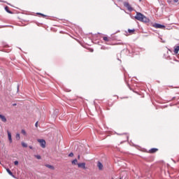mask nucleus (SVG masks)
Returning <instances> with one entry per match:
<instances>
[{"label": "nucleus", "mask_w": 179, "mask_h": 179, "mask_svg": "<svg viewBox=\"0 0 179 179\" xmlns=\"http://www.w3.org/2000/svg\"><path fill=\"white\" fill-rule=\"evenodd\" d=\"M124 6H125V8H127V10L129 12H132V10H134V8H132V6H131L128 2H124Z\"/></svg>", "instance_id": "obj_2"}, {"label": "nucleus", "mask_w": 179, "mask_h": 179, "mask_svg": "<svg viewBox=\"0 0 179 179\" xmlns=\"http://www.w3.org/2000/svg\"><path fill=\"white\" fill-rule=\"evenodd\" d=\"M150 152H151V153H155V152H157V148H152V149L150 150Z\"/></svg>", "instance_id": "obj_14"}, {"label": "nucleus", "mask_w": 179, "mask_h": 179, "mask_svg": "<svg viewBox=\"0 0 179 179\" xmlns=\"http://www.w3.org/2000/svg\"><path fill=\"white\" fill-rule=\"evenodd\" d=\"M128 31L129 33H134V31H135V29H129Z\"/></svg>", "instance_id": "obj_20"}, {"label": "nucleus", "mask_w": 179, "mask_h": 179, "mask_svg": "<svg viewBox=\"0 0 179 179\" xmlns=\"http://www.w3.org/2000/svg\"><path fill=\"white\" fill-rule=\"evenodd\" d=\"M0 118L3 122H6V117L2 115H0Z\"/></svg>", "instance_id": "obj_8"}, {"label": "nucleus", "mask_w": 179, "mask_h": 179, "mask_svg": "<svg viewBox=\"0 0 179 179\" xmlns=\"http://www.w3.org/2000/svg\"><path fill=\"white\" fill-rule=\"evenodd\" d=\"M153 27L155 29H164L166 27L164 25L156 23L153 24Z\"/></svg>", "instance_id": "obj_4"}, {"label": "nucleus", "mask_w": 179, "mask_h": 179, "mask_svg": "<svg viewBox=\"0 0 179 179\" xmlns=\"http://www.w3.org/2000/svg\"><path fill=\"white\" fill-rule=\"evenodd\" d=\"M173 2L177 3V2H178V0H173Z\"/></svg>", "instance_id": "obj_25"}, {"label": "nucleus", "mask_w": 179, "mask_h": 179, "mask_svg": "<svg viewBox=\"0 0 179 179\" xmlns=\"http://www.w3.org/2000/svg\"><path fill=\"white\" fill-rule=\"evenodd\" d=\"M97 167L99 168V170H103V164L101 162H97Z\"/></svg>", "instance_id": "obj_7"}, {"label": "nucleus", "mask_w": 179, "mask_h": 179, "mask_svg": "<svg viewBox=\"0 0 179 179\" xmlns=\"http://www.w3.org/2000/svg\"><path fill=\"white\" fill-rule=\"evenodd\" d=\"M46 167H48V169H51L52 170H54V166L50 165V164H47Z\"/></svg>", "instance_id": "obj_16"}, {"label": "nucleus", "mask_w": 179, "mask_h": 179, "mask_svg": "<svg viewBox=\"0 0 179 179\" xmlns=\"http://www.w3.org/2000/svg\"><path fill=\"white\" fill-rule=\"evenodd\" d=\"M78 159H80V155H78Z\"/></svg>", "instance_id": "obj_27"}, {"label": "nucleus", "mask_w": 179, "mask_h": 179, "mask_svg": "<svg viewBox=\"0 0 179 179\" xmlns=\"http://www.w3.org/2000/svg\"><path fill=\"white\" fill-rule=\"evenodd\" d=\"M103 40H104V41H110L109 38L107 37V36H103Z\"/></svg>", "instance_id": "obj_12"}, {"label": "nucleus", "mask_w": 179, "mask_h": 179, "mask_svg": "<svg viewBox=\"0 0 179 179\" xmlns=\"http://www.w3.org/2000/svg\"><path fill=\"white\" fill-rule=\"evenodd\" d=\"M38 142L40 143V145L43 149L45 148V140L44 139H38Z\"/></svg>", "instance_id": "obj_3"}, {"label": "nucleus", "mask_w": 179, "mask_h": 179, "mask_svg": "<svg viewBox=\"0 0 179 179\" xmlns=\"http://www.w3.org/2000/svg\"><path fill=\"white\" fill-rule=\"evenodd\" d=\"M21 145L23 148H27V144L24 142H22Z\"/></svg>", "instance_id": "obj_15"}, {"label": "nucleus", "mask_w": 179, "mask_h": 179, "mask_svg": "<svg viewBox=\"0 0 179 179\" xmlns=\"http://www.w3.org/2000/svg\"><path fill=\"white\" fill-rule=\"evenodd\" d=\"M72 164H77V163H78V159H73V161H72Z\"/></svg>", "instance_id": "obj_18"}, {"label": "nucleus", "mask_w": 179, "mask_h": 179, "mask_svg": "<svg viewBox=\"0 0 179 179\" xmlns=\"http://www.w3.org/2000/svg\"><path fill=\"white\" fill-rule=\"evenodd\" d=\"M35 157H36V159H38V160H40V159H41V156H40V155H35Z\"/></svg>", "instance_id": "obj_19"}, {"label": "nucleus", "mask_w": 179, "mask_h": 179, "mask_svg": "<svg viewBox=\"0 0 179 179\" xmlns=\"http://www.w3.org/2000/svg\"><path fill=\"white\" fill-rule=\"evenodd\" d=\"M38 124V122H36L35 124V127H37V124Z\"/></svg>", "instance_id": "obj_24"}, {"label": "nucleus", "mask_w": 179, "mask_h": 179, "mask_svg": "<svg viewBox=\"0 0 179 179\" xmlns=\"http://www.w3.org/2000/svg\"><path fill=\"white\" fill-rule=\"evenodd\" d=\"M29 149H33V146H31V145H29Z\"/></svg>", "instance_id": "obj_23"}, {"label": "nucleus", "mask_w": 179, "mask_h": 179, "mask_svg": "<svg viewBox=\"0 0 179 179\" xmlns=\"http://www.w3.org/2000/svg\"><path fill=\"white\" fill-rule=\"evenodd\" d=\"M5 10H6L8 12V13H12V12L10 10H9V7H8V6L5 7Z\"/></svg>", "instance_id": "obj_11"}, {"label": "nucleus", "mask_w": 179, "mask_h": 179, "mask_svg": "<svg viewBox=\"0 0 179 179\" xmlns=\"http://www.w3.org/2000/svg\"><path fill=\"white\" fill-rule=\"evenodd\" d=\"M142 0H139V1L141 2Z\"/></svg>", "instance_id": "obj_29"}, {"label": "nucleus", "mask_w": 179, "mask_h": 179, "mask_svg": "<svg viewBox=\"0 0 179 179\" xmlns=\"http://www.w3.org/2000/svg\"><path fill=\"white\" fill-rule=\"evenodd\" d=\"M21 134H22V135H24L25 136H26V135H27V133H26V130H24V129H22Z\"/></svg>", "instance_id": "obj_13"}, {"label": "nucleus", "mask_w": 179, "mask_h": 179, "mask_svg": "<svg viewBox=\"0 0 179 179\" xmlns=\"http://www.w3.org/2000/svg\"><path fill=\"white\" fill-rule=\"evenodd\" d=\"M78 166L79 167V169H83L84 170L86 169V164L85 162L78 163Z\"/></svg>", "instance_id": "obj_5"}, {"label": "nucleus", "mask_w": 179, "mask_h": 179, "mask_svg": "<svg viewBox=\"0 0 179 179\" xmlns=\"http://www.w3.org/2000/svg\"><path fill=\"white\" fill-rule=\"evenodd\" d=\"M16 139H17V141H20V134H16Z\"/></svg>", "instance_id": "obj_17"}, {"label": "nucleus", "mask_w": 179, "mask_h": 179, "mask_svg": "<svg viewBox=\"0 0 179 179\" xmlns=\"http://www.w3.org/2000/svg\"><path fill=\"white\" fill-rule=\"evenodd\" d=\"M69 157H73V152H71V153L69 155Z\"/></svg>", "instance_id": "obj_21"}, {"label": "nucleus", "mask_w": 179, "mask_h": 179, "mask_svg": "<svg viewBox=\"0 0 179 179\" xmlns=\"http://www.w3.org/2000/svg\"><path fill=\"white\" fill-rule=\"evenodd\" d=\"M17 90H19V87H17Z\"/></svg>", "instance_id": "obj_28"}, {"label": "nucleus", "mask_w": 179, "mask_h": 179, "mask_svg": "<svg viewBox=\"0 0 179 179\" xmlns=\"http://www.w3.org/2000/svg\"><path fill=\"white\" fill-rule=\"evenodd\" d=\"M38 15H41V16H44L43 14H41V13H38Z\"/></svg>", "instance_id": "obj_26"}, {"label": "nucleus", "mask_w": 179, "mask_h": 179, "mask_svg": "<svg viewBox=\"0 0 179 179\" xmlns=\"http://www.w3.org/2000/svg\"><path fill=\"white\" fill-rule=\"evenodd\" d=\"M7 134H8V141H9L10 143H12V142H13L12 134H10V131H8Z\"/></svg>", "instance_id": "obj_6"}, {"label": "nucleus", "mask_w": 179, "mask_h": 179, "mask_svg": "<svg viewBox=\"0 0 179 179\" xmlns=\"http://www.w3.org/2000/svg\"><path fill=\"white\" fill-rule=\"evenodd\" d=\"M6 171L7 173H8L10 176H11L12 177H14L13 173H12V171H10L9 169H6Z\"/></svg>", "instance_id": "obj_10"}, {"label": "nucleus", "mask_w": 179, "mask_h": 179, "mask_svg": "<svg viewBox=\"0 0 179 179\" xmlns=\"http://www.w3.org/2000/svg\"><path fill=\"white\" fill-rule=\"evenodd\" d=\"M14 164L15 166H17V164H19V162L17 161L14 162Z\"/></svg>", "instance_id": "obj_22"}, {"label": "nucleus", "mask_w": 179, "mask_h": 179, "mask_svg": "<svg viewBox=\"0 0 179 179\" xmlns=\"http://www.w3.org/2000/svg\"><path fill=\"white\" fill-rule=\"evenodd\" d=\"M173 52H174V54H178V52H179V46L175 47Z\"/></svg>", "instance_id": "obj_9"}, {"label": "nucleus", "mask_w": 179, "mask_h": 179, "mask_svg": "<svg viewBox=\"0 0 179 179\" xmlns=\"http://www.w3.org/2000/svg\"><path fill=\"white\" fill-rule=\"evenodd\" d=\"M0 164H1V162H0Z\"/></svg>", "instance_id": "obj_30"}, {"label": "nucleus", "mask_w": 179, "mask_h": 179, "mask_svg": "<svg viewBox=\"0 0 179 179\" xmlns=\"http://www.w3.org/2000/svg\"><path fill=\"white\" fill-rule=\"evenodd\" d=\"M135 19L139 20V22H144L145 23H148L149 22V19L143 15L141 13H136V15L135 16Z\"/></svg>", "instance_id": "obj_1"}]
</instances>
